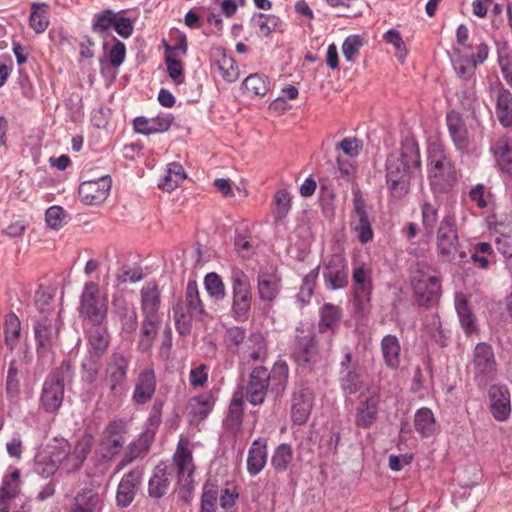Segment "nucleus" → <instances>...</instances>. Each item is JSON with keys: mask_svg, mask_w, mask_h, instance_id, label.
<instances>
[{"mask_svg": "<svg viewBox=\"0 0 512 512\" xmlns=\"http://www.w3.org/2000/svg\"><path fill=\"white\" fill-rule=\"evenodd\" d=\"M422 162L418 142L405 137L398 153H391L385 162V181L392 198L400 200L410 191L411 180L421 174Z\"/></svg>", "mask_w": 512, "mask_h": 512, "instance_id": "1", "label": "nucleus"}, {"mask_svg": "<svg viewBox=\"0 0 512 512\" xmlns=\"http://www.w3.org/2000/svg\"><path fill=\"white\" fill-rule=\"evenodd\" d=\"M289 366L286 360L278 359L268 370L265 366L254 367L247 383L242 387L243 398L253 406H260L270 397L274 402L282 399L287 389Z\"/></svg>", "mask_w": 512, "mask_h": 512, "instance_id": "2", "label": "nucleus"}, {"mask_svg": "<svg viewBox=\"0 0 512 512\" xmlns=\"http://www.w3.org/2000/svg\"><path fill=\"white\" fill-rule=\"evenodd\" d=\"M427 178L435 197L451 192L458 183L456 165L446 147L437 141L428 145Z\"/></svg>", "mask_w": 512, "mask_h": 512, "instance_id": "3", "label": "nucleus"}, {"mask_svg": "<svg viewBox=\"0 0 512 512\" xmlns=\"http://www.w3.org/2000/svg\"><path fill=\"white\" fill-rule=\"evenodd\" d=\"M75 375L71 360L64 359L60 365L50 371L45 378L40 395V407L49 414L56 415L62 407L65 384L70 383Z\"/></svg>", "mask_w": 512, "mask_h": 512, "instance_id": "4", "label": "nucleus"}, {"mask_svg": "<svg viewBox=\"0 0 512 512\" xmlns=\"http://www.w3.org/2000/svg\"><path fill=\"white\" fill-rule=\"evenodd\" d=\"M436 247L443 262L460 263L467 257V253L459 243L456 218L453 214H447L441 220L437 231Z\"/></svg>", "mask_w": 512, "mask_h": 512, "instance_id": "5", "label": "nucleus"}, {"mask_svg": "<svg viewBox=\"0 0 512 512\" xmlns=\"http://www.w3.org/2000/svg\"><path fill=\"white\" fill-rule=\"evenodd\" d=\"M416 303L430 309L438 305L442 295V280L430 268L418 269L411 278Z\"/></svg>", "mask_w": 512, "mask_h": 512, "instance_id": "6", "label": "nucleus"}, {"mask_svg": "<svg viewBox=\"0 0 512 512\" xmlns=\"http://www.w3.org/2000/svg\"><path fill=\"white\" fill-rule=\"evenodd\" d=\"M292 357L303 371H312L321 362L317 336L312 327H297Z\"/></svg>", "mask_w": 512, "mask_h": 512, "instance_id": "7", "label": "nucleus"}, {"mask_svg": "<svg viewBox=\"0 0 512 512\" xmlns=\"http://www.w3.org/2000/svg\"><path fill=\"white\" fill-rule=\"evenodd\" d=\"M372 270L363 262H354L352 270V304L356 314L364 316L371 309Z\"/></svg>", "mask_w": 512, "mask_h": 512, "instance_id": "8", "label": "nucleus"}, {"mask_svg": "<svg viewBox=\"0 0 512 512\" xmlns=\"http://www.w3.org/2000/svg\"><path fill=\"white\" fill-rule=\"evenodd\" d=\"M232 288L231 316L237 321L248 319L252 305V289L248 275L234 267L230 275Z\"/></svg>", "mask_w": 512, "mask_h": 512, "instance_id": "9", "label": "nucleus"}, {"mask_svg": "<svg viewBox=\"0 0 512 512\" xmlns=\"http://www.w3.org/2000/svg\"><path fill=\"white\" fill-rule=\"evenodd\" d=\"M366 375L365 367L352 354L349 346L342 348V359L339 363V385L346 396L361 393Z\"/></svg>", "mask_w": 512, "mask_h": 512, "instance_id": "10", "label": "nucleus"}, {"mask_svg": "<svg viewBox=\"0 0 512 512\" xmlns=\"http://www.w3.org/2000/svg\"><path fill=\"white\" fill-rule=\"evenodd\" d=\"M173 464L176 469L177 483L179 486L178 496L181 500L187 501L190 499L194 490L193 473L195 470L192 452L188 448L187 442L183 440L178 442L173 455Z\"/></svg>", "mask_w": 512, "mask_h": 512, "instance_id": "11", "label": "nucleus"}, {"mask_svg": "<svg viewBox=\"0 0 512 512\" xmlns=\"http://www.w3.org/2000/svg\"><path fill=\"white\" fill-rule=\"evenodd\" d=\"M79 315L91 324H103L107 317V304L99 299V286L87 282L80 295Z\"/></svg>", "mask_w": 512, "mask_h": 512, "instance_id": "12", "label": "nucleus"}, {"mask_svg": "<svg viewBox=\"0 0 512 512\" xmlns=\"http://www.w3.org/2000/svg\"><path fill=\"white\" fill-rule=\"evenodd\" d=\"M129 366L130 357L126 356L122 351H114L109 356L105 373L111 396L117 397L124 393Z\"/></svg>", "mask_w": 512, "mask_h": 512, "instance_id": "13", "label": "nucleus"}, {"mask_svg": "<svg viewBox=\"0 0 512 512\" xmlns=\"http://www.w3.org/2000/svg\"><path fill=\"white\" fill-rule=\"evenodd\" d=\"M380 405V392L376 386H367L358 397L355 425L358 428L368 429L377 420Z\"/></svg>", "mask_w": 512, "mask_h": 512, "instance_id": "14", "label": "nucleus"}, {"mask_svg": "<svg viewBox=\"0 0 512 512\" xmlns=\"http://www.w3.org/2000/svg\"><path fill=\"white\" fill-rule=\"evenodd\" d=\"M474 377L479 386L486 385L496 373V359L492 346L486 342L478 343L473 351Z\"/></svg>", "mask_w": 512, "mask_h": 512, "instance_id": "15", "label": "nucleus"}, {"mask_svg": "<svg viewBox=\"0 0 512 512\" xmlns=\"http://www.w3.org/2000/svg\"><path fill=\"white\" fill-rule=\"evenodd\" d=\"M314 405V392L306 383L297 384L291 395V421L295 425L305 424Z\"/></svg>", "mask_w": 512, "mask_h": 512, "instance_id": "16", "label": "nucleus"}, {"mask_svg": "<svg viewBox=\"0 0 512 512\" xmlns=\"http://www.w3.org/2000/svg\"><path fill=\"white\" fill-rule=\"evenodd\" d=\"M350 226L351 230L357 233L361 244H367L373 240L372 221L369 218L365 200L360 191L353 192V212Z\"/></svg>", "mask_w": 512, "mask_h": 512, "instance_id": "17", "label": "nucleus"}, {"mask_svg": "<svg viewBox=\"0 0 512 512\" xmlns=\"http://www.w3.org/2000/svg\"><path fill=\"white\" fill-rule=\"evenodd\" d=\"M446 125L456 151L461 155L470 154L473 150V143L461 114L455 110L447 112Z\"/></svg>", "mask_w": 512, "mask_h": 512, "instance_id": "18", "label": "nucleus"}, {"mask_svg": "<svg viewBox=\"0 0 512 512\" xmlns=\"http://www.w3.org/2000/svg\"><path fill=\"white\" fill-rule=\"evenodd\" d=\"M91 451V445L89 442L79 441L71 449L70 444L66 441L60 447L56 453H53L54 457H57L59 464L70 474L79 470L87 456Z\"/></svg>", "mask_w": 512, "mask_h": 512, "instance_id": "19", "label": "nucleus"}, {"mask_svg": "<svg viewBox=\"0 0 512 512\" xmlns=\"http://www.w3.org/2000/svg\"><path fill=\"white\" fill-rule=\"evenodd\" d=\"M256 282L260 301L271 307L282 291V277L276 268H260Z\"/></svg>", "mask_w": 512, "mask_h": 512, "instance_id": "20", "label": "nucleus"}, {"mask_svg": "<svg viewBox=\"0 0 512 512\" xmlns=\"http://www.w3.org/2000/svg\"><path fill=\"white\" fill-rule=\"evenodd\" d=\"M112 179L109 175L83 181L78 189L79 198L86 205H98L104 202L111 190Z\"/></svg>", "mask_w": 512, "mask_h": 512, "instance_id": "21", "label": "nucleus"}, {"mask_svg": "<svg viewBox=\"0 0 512 512\" xmlns=\"http://www.w3.org/2000/svg\"><path fill=\"white\" fill-rule=\"evenodd\" d=\"M489 410L498 422H504L511 416V394L504 384H492L488 389Z\"/></svg>", "mask_w": 512, "mask_h": 512, "instance_id": "22", "label": "nucleus"}, {"mask_svg": "<svg viewBox=\"0 0 512 512\" xmlns=\"http://www.w3.org/2000/svg\"><path fill=\"white\" fill-rule=\"evenodd\" d=\"M323 278L328 290L343 289L348 285V264L344 257L332 255L324 263Z\"/></svg>", "mask_w": 512, "mask_h": 512, "instance_id": "23", "label": "nucleus"}, {"mask_svg": "<svg viewBox=\"0 0 512 512\" xmlns=\"http://www.w3.org/2000/svg\"><path fill=\"white\" fill-rule=\"evenodd\" d=\"M36 351L39 357H44L52 352L58 339V328L51 318L42 315L34 324Z\"/></svg>", "mask_w": 512, "mask_h": 512, "instance_id": "24", "label": "nucleus"}, {"mask_svg": "<svg viewBox=\"0 0 512 512\" xmlns=\"http://www.w3.org/2000/svg\"><path fill=\"white\" fill-rule=\"evenodd\" d=\"M144 475L143 467H136L123 475L116 492V504L121 508L128 507L135 499Z\"/></svg>", "mask_w": 512, "mask_h": 512, "instance_id": "25", "label": "nucleus"}, {"mask_svg": "<svg viewBox=\"0 0 512 512\" xmlns=\"http://www.w3.org/2000/svg\"><path fill=\"white\" fill-rule=\"evenodd\" d=\"M153 441L152 430L141 432L125 448L120 461L115 467V472L118 473L134 461L143 459L148 454Z\"/></svg>", "mask_w": 512, "mask_h": 512, "instance_id": "26", "label": "nucleus"}, {"mask_svg": "<svg viewBox=\"0 0 512 512\" xmlns=\"http://www.w3.org/2000/svg\"><path fill=\"white\" fill-rule=\"evenodd\" d=\"M157 387L155 371L152 367L142 369L136 380L132 392V401L136 405L148 403L154 396Z\"/></svg>", "mask_w": 512, "mask_h": 512, "instance_id": "27", "label": "nucleus"}, {"mask_svg": "<svg viewBox=\"0 0 512 512\" xmlns=\"http://www.w3.org/2000/svg\"><path fill=\"white\" fill-rule=\"evenodd\" d=\"M174 117L172 114H159L153 118L138 116L133 119V128L135 132L142 135H151L155 133H163L169 130Z\"/></svg>", "mask_w": 512, "mask_h": 512, "instance_id": "28", "label": "nucleus"}, {"mask_svg": "<svg viewBox=\"0 0 512 512\" xmlns=\"http://www.w3.org/2000/svg\"><path fill=\"white\" fill-rule=\"evenodd\" d=\"M268 442L266 438L255 439L248 450L247 472L250 476H257L266 466L268 459Z\"/></svg>", "mask_w": 512, "mask_h": 512, "instance_id": "29", "label": "nucleus"}, {"mask_svg": "<svg viewBox=\"0 0 512 512\" xmlns=\"http://www.w3.org/2000/svg\"><path fill=\"white\" fill-rule=\"evenodd\" d=\"M87 353L104 357L110 345V335L107 327L102 324H92L86 330Z\"/></svg>", "mask_w": 512, "mask_h": 512, "instance_id": "30", "label": "nucleus"}, {"mask_svg": "<svg viewBox=\"0 0 512 512\" xmlns=\"http://www.w3.org/2000/svg\"><path fill=\"white\" fill-rule=\"evenodd\" d=\"M216 402V392L210 390L192 397L188 402V412L193 421H203L212 412Z\"/></svg>", "mask_w": 512, "mask_h": 512, "instance_id": "31", "label": "nucleus"}, {"mask_svg": "<svg viewBox=\"0 0 512 512\" xmlns=\"http://www.w3.org/2000/svg\"><path fill=\"white\" fill-rule=\"evenodd\" d=\"M495 90V113L499 123L503 127L512 126V93L501 83L497 84Z\"/></svg>", "mask_w": 512, "mask_h": 512, "instance_id": "32", "label": "nucleus"}, {"mask_svg": "<svg viewBox=\"0 0 512 512\" xmlns=\"http://www.w3.org/2000/svg\"><path fill=\"white\" fill-rule=\"evenodd\" d=\"M243 394L235 392L230 401L227 414L223 420V427L236 436L241 429L243 423Z\"/></svg>", "mask_w": 512, "mask_h": 512, "instance_id": "33", "label": "nucleus"}, {"mask_svg": "<svg viewBox=\"0 0 512 512\" xmlns=\"http://www.w3.org/2000/svg\"><path fill=\"white\" fill-rule=\"evenodd\" d=\"M498 169L512 177V140L507 137L498 138L490 147Z\"/></svg>", "mask_w": 512, "mask_h": 512, "instance_id": "34", "label": "nucleus"}, {"mask_svg": "<svg viewBox=\"0 0 512 512\" xmlns=\"http://www.w3.org/2000/svg\"><path fill=\"white\" fill-rule=\"evenodd\" d=\"M454 304L461 328L463 329L465 335L470 336L473 333L478 332L476 317L472 313L466 295L462 292L456 293Z\"/></svg>", "mask_w": 512, "mask_h": 512, "instance_id": "35", "label": "nucleus"}, {"mask_svg": "<svg viewBox=\"0 0 512 512\" xmlns=\"http://www.w3.org/2000/svg\"><path fill=\"white\" fill-rule=\"evenodd\" d=\"M168 468L164 464L157 465L148 481V495L153 499L165 496L170 488L171 478Z\"/></svg>", "mask_w": 512, "mask_h": 512, "instance_id": "36", "label": "nucleus"}, {"mask_svg": "<svg viewBox=\"0 0 512 512\" xmlns=\"http://www.w3.org/2000/svg\"><path fill=\"white\" fill-rule=\"evenodd\" d=\"M101 507L102 500L99 493L92 488H84L73 498L69 512H98Z\"/></svg>", "mask_w": 512, "mask_h": 512, "instance_id": "37", "label": "nucleus"}, {"mask_svg": "<svg viewBox=\"0 0 512 512\" xmlns=\"http://www.w3.org/2000/svg\"><path fill=\"white\" fill-rule=\"evenodd\" d=\"M381 353L385 366L391 370H397L401 363V346L396 335H385L380 343Z\"/></svg>", "mask_w": 512, "mask_h": 512, "instance_id": "38", "label": "nucleus"}, {"mask_svg": "<svg viewBox=\"0 0 512 512\" xmlns=\"http://www.w3.org/2000/svg\"><path fill=\"white\" fill-rule=\"evenodd\" d=\"M141 312L143 315L159 316L160 291L158 285L151 281L144 285L140 291Z\"/></svg>", "mask_w": 512, "mask_h": 512, "instance_id": "39", "label": "nucleus"}, {"mask_svg": "<svg viewBox=\"0 0 512 512\" xmlns=\"http://www.w3.org/2000/svg\"><path fill=\"white\" fill-rule=\"evenodd\" d=\"M185 304L187 314L190 318L202 320L206 315L204 304L200 298V293L196 281L189 280L185 291Z\"/></svg>", "mask_w": 512, "mask_h": 512, "instance_id": "40", "label": "nucleus"}, {"mask_svg": "<svg viewBox=\"0 0 512 512\" xmlns=\"http://www.w3.org/2000/svg\"><path fill=\"white\" fill-rule=\"evenodd\" d=\"M341 316V309L338 306L332 303H324L319 309L318 331L322 334L328 331L334 333Z\"/></svg>", "mask_w": 512, "mask_h": 512, "instance_id": "41", "label": "nucleus"}, {"mask_svg": "<svg viewBox=\"0 0 512 512\" xmlns=\"http://www.w3.org/2000/svg\"><path fill=\"white\" fill-rule=\"evenodd\" d=\"M251 25L258 29L261 36L267 37L273 32L282 31L283 21L274 14L254 13Z\"/></svg>", "mask_w": 512, "mask_h": 512, "instance_id": "42", "label": "nucleus"}, {"mask_svg": "<svg viewBox=\"0 0 512 512\" xmlns=\"http://www.w3.org/2000/svg\"><path fill=\"white\" fill-rule=\"evenodd\" d=\"M102 358L91 353L85 354L80 365L82 382L88 385L95 384L102 368Z\"/></svg>", "mask_w": 512, "mask_h": 512, "instance_id": "43", "label": "nucleus"}, {"mask_svg": "<svg viewBox=\"0 0 512 512\" xmlns=\"http://www.w3.org/2000/svg\"><path fill=\"white\" fill-rule=\"evenodd\" d=\"M160 323L159 316L143 315L141 324L138 347L141 350H148L152 347L156 338L158 326Z\"/></svg>", "mask_w": 512, "mask_h": 512, "instance_id": "44", "label": "nucleus"}, {"mask_svg": "<svg viewBox=\"0 0 512 512\" xmlns=\"http://www.w3.org/2000/svg\"><path fill=\"white\" fill-rule=\"evenodd\" d=\"M454 54L451 62L457 76L465 82H474L477 65L468 56L463 55L459 48H454Z\"/></svg>", "mask_w": 512, "mask_h": 512, "instance_id": "45", "label": "nucleus"}, {"mask_svg": "<svg viewBox=\"0 0 512 512\" xmlns=\"http://www.w3.org/2000/svg\"><path fill=\"white\" fill-rule=\"evenodd\" d=\"M414 426L417 433L423 437H431L436 431V420L430 408L418 409L414 417Z\"/></svg>", "mask_w": 512, "mask_h": 512, "instance_id": "46", "label": "nucleus"}, {"mask_svg": "<svg viewBox=\"0 0 512 512\" xmlns=\"http://www.w3.org/2000/svg\"><path fill=\"white\" fill-rule=\"evenodd\" d=\"M3 330L5 345L13 350L19 343L21 332V321L14 312L5 315Z\"/></svg>", "mask_w": 512, "mask_h": 512, "instance_id": "47", "label": "nucleus"}, {"mask_svg": "<svg viewBox=\"0 0 512 512\" xmlns=\"http://www.w3.org/2000/svg\"><path fill=\"white\" fill-rule=\"evenodd\" d=\"M186 178L183 166L178 162L167 165L166 173L159 182L158 187L166 191H172Z\"/></svg>", "mask_w": 512, "mask_h": 512, "instance_id": "48", "label": "nucleus"}, {"mask_svg": "<svg viewBox=\"0 0 512 512\" xmlns=\"http://www.w3.org/2000/svg\"><path fill=\"white\" fill-rule=\"evenodd\" d=\"M48 5L45 3H33L29 17V26L36 34L43 33L49 26L47 13Z\"/></svg>", "mask_w": 512, "mask_h": 512, "instance_id": "49", "label": "nucleus"}, {"mask_svg": "<svg viewBox=\"0 0 512 512\" xmlns=\"http://www.w3.org/2000/svg\"><path fill=\"white\" fill-rule=\"evenodd\" d=\"M246 339V328L242 326H232L225 330L223 334V345L231 354L236 355L240 346Z\"/></svg>", "mask_w": 512, "mask_h": 512, "instance_id": "50", "label": "nucleus"}, {"mask_svg": "<svg viewBox=\"0 0 512 512\" xmlns=\"http://www.w3.org/2000/svg\"><path fill=\"white\" fill-rule=\"evenodd\" d=\"M293 459V450L290 444H279L271 457V466L276 472H285Z\"/></svg>", "mask_w": 512, "mask_h": 512, "instance_id": "51", "label": "nucleus"}, {"mask_svg": "<svg viewBox=\"0 0 512 512\" xmlns=\"http://www.w3.org/2000/svg\"><path fill=\"white\" fill-rule=\"evenodd\" d=\"M273 217L276 223L282 222L291 209V195L285 189L278 190L273 199Z\"/></svg>", "mask_w": 512, "mask_h": 512, "instance_id": "52", "label": "nucleus"}, {"mask_svg": "<svg viewBox=\"0 0 512 512\" xmlns=\"http://www.w3.org/2000/svg\"><path fill=\"white\" fill-rule=\"evenodd\" d=\"M115 20L116 13L111 9H104L94 15L92 30L101 36H106Z\"/></svg>", "mask_w": 512, "mask_h": 512, "instance_id": "53", "label": "nucleus"}, {"mask_svg": "<svg viewBox=\"0 0 512 512\" xmlns=\"http://www.w3.org/2000/svg\"><path fill=\"white\" fill-rule=\"evenodd\" d=\"M6 395L9 400H17L20 395V380H19V371L17 368V363L15 360H12L9 363L7 376H6V385H5Z\"/></svg>", "mask_w": 512, "mask_h": 512, "instance_id": "54", "label": "nucleus"}, {"mask_svg": "<svg viewBox=\"0 0 512 512\" xmlns=\"http://www.w3.org/2000/svg\"><path fill=\"white\" fill-rule=\"evenodd\" d=\"M204 286L211 298L223 300L226 297L225 285L222 278L216 272H210L205 275Z\"/></svg>", "mask_w": 512, "mask_h": 512, "instance_id": "55", "label": "nucleus"}, {"mask_svg": "<svg viewBox=\"0 0 512 512\" xmlns=\"http://www.w3.org/2000/svg\"><path fill=\"white\" fill-rule=\"evenodd\" d=\"M243 89L251 96H264L268 91V81L259 74H251L242 83Z\"/></svg>", "mask_w": 512, "mask_h": 512, "instance_id": "56", "label": "nucleus"}, {"mask_svg": "<svg viewBox=\"0 0 512 512\" xmlns=\"http://www.w3.org/2000/svg\"><path fill=\"white\" fill-rule=\"evenodd\" d=\"M218 486L207 481L201 495V512H215L218 498Z\"/></svg>", "mask_w": 512, "mask_h": 512, "instance_id": "57", "label": "nucleus"}, {"mask_svg": "<svg viewBox=\"0 0 512 512\" xmlns=\"http://www.w3.org/2000/svg\"><path fill=\"white\" fill-rule=\"evenodd\" d=\"M497 60L504 80L512 88V54L506 45L498 49Z\"/></svg>", "mask_w": 512, "mask_h": 512, "instance_id": "58", "label": "nucleus"}, {"mask_svg": "<svg viewBox=\"0 0 512 512\" xmlns=\"http://www.w3.org/2000/svg\"><path fill=\"white\" fill-rule=\"evenodd\" d=\"M422 225L425 231L432 234L438 221V209L430 202L425 201L421 205Z\"/></svg>", "mask_w": 512, "mask_h": 512, "instance_id": "59", "label": "nucleus"}, {"mask_svg": "<svg viewBox=\"0 0 512 512\" xmlns=\"http://www.w3.org/2000/svg\"><path fill=\"white\" fill-rule=\"evenodd\" d=\"M173 319L176 331L180 335H187L190 333L192 328L191 321L186 316L181 302H178L173 306Z\"/></svg>", "mask_w": 512, "mask_h": 512, "instance_id": "60", "label": "nucleus"}, {"mask_svg": "<svg viewBox=\"0 0 512 512\" xmlns=\"http://www.w3.org/2000/svg\"><path fill=\"white\" fill-rule=\"evenodd\" d=\"M363 46V38L360 35L348 36L342 44L343 55L348 62L354 61Z\"/></svg>", "mask_w": 512, "mask_h": 512, "instance_id": "61", "label": "nucleus"}, {"mask_svg": "<svg viewBox=\"0 0 512 512\" xmlns=\"http://www.w3.org/2000/svg\"><path fill=\"white\" fill-rule=\"evenodd\" d=\"M125 443V438L108 437L107 435L101 436L100 445L104 450L103 457L112 459L117 455Z\"/></svg>", "mask_w": 512, "mask_h": 512, "instance_id": "62", "label": "nucleus"}, {"mask_svg": "<svg viewBox=\"0 0 512 512\" xmlns=\"http://www.w3.org/2000/svg\"><path fill=\"white\" fill-rule=\"evenodd\" d=\"M162 409H163V402L156 400L151 407L149 416L145 423L146 428L144 431L152 430L153 439H155L156 431L162 421Z\"/></svg>", "mask_w": 512, "mask_h": 512, "instance_id": "63", "label": "nucleus"}, {"mask_svg": "<svg viewBox=\"0 0 512 512\" xmlns=\"http://www.w3.org/2000/svg\"><path fill=\"white\" fill-rule=\"evenodd\" d=\"M143 273L140 267L131 268L129 266H123L116 275L118 284L123 283H136L142 280Z\"/></svg>", "mask_w": 512, "mask_h": 512, "instance_id": "64", "label": "nucleus"}]
</instances>
